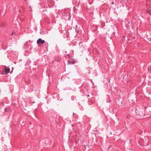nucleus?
<instances>
[{"mask_svg": "<svg viewBox=\"0 0 151 151\" xmlns=\"http://www.w3.org/2000/svg\"><path fill=\"white\" fill-rule=\"evenodd\" d=\"M149 14L151 15V11H150L149 12Z\"/></svg>", "mask_w": 151, "mask_h": 151, "instance_id": "7ed1b4c3", "label": "nucleus"}, {"mask_svg": "<svg viewBox=\"0 0 151 151\" xmlns=\"http://www.w3.org/2000/svg\"><path fill=\"white\" fill-rule=\"evenodd\" d=\"M26 0H24V1H26Z\"/></svg>", "mask_w": 151, "mask_h": 151, "instance_id": "39448f33", "label": "nucleus"}, {"mask_svg": "<svg viewBox=\"0 0 151 151\" xmlns=\"http://www.w3.org/2000/svg\"><path fill=\"white\" fill-rule=\"evenodd\" d=\"M5 71V74H6L9 72L10 70V68L8 67L4 66V67Z\"/></svg>", "mask_w": 151, "mask_h": 151, "instance_id": "f03ea898", "label": "nucleus"}, {"mask_svg": "<svg viewBox=\"0 0 151 151\" xmlns=\"http://www.w3.org/2000/svg\"><path fill=\"white\" fill-rule=\"evenodd\" d=\"M45 42V40H42L41 38L39 39L37 41V43L39 45L43 44Z\"/></svg>", "mask_w": 151, "mask_h": 151, "instance_id": "f257e3e1", "label": "nucleus"}, {"mask_svg": "<svg viewBox=\"0 0 151 151\" xmlns=\"http://www.w3.org/2000/svg\"><path fill=\"white\" fill-rule=\"evenodd\" d=\"M14 33H13L12 34V35H14Z\"/></svg>", "mask_w": 151, "mask_h": 151, "instance_id": "20e7f679", "label": "nucleus"}]
</instances>
